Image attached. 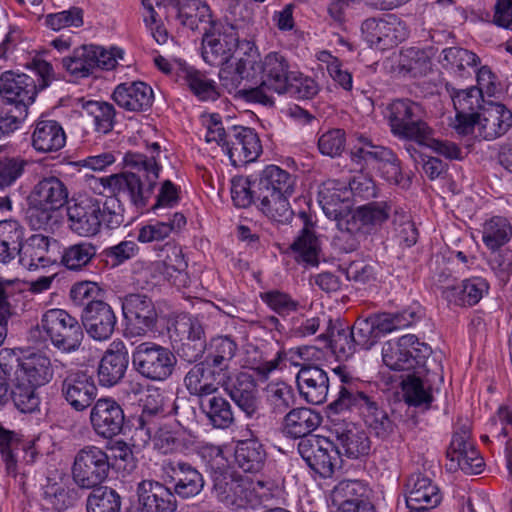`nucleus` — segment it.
I'll list each match as a JSON object with an SVG mask.
<instances>
[{
  "instance_id": "obj_38",
  "label": "nucleus",
  "mask_w": 512,
  "mask_h": 512,
  "mask_svg": "<svg viewBox=\"0 0 512 512\" xmlns=\"http://www.w3.org/2000/svg\"><path fill=\"white\" fill-rule=\"evenodd\" d=\"M66 143V134L61 124L55 120H39L32 133V146L41 153L61 150Z\"/></svg>"
},
{
  "instance_id": "obj_12",
  "label": "nucleus",
  "mask_w": 512,
  "mask_h": 512,
  "mask_svg": "<svg viewBox=\"0 0 512 512\" xmlns=\"http://www.w3.org/2000/svg\"><path fill=\"white\" fill-rule=\"evenodd\" d=\"M240 51L241 56L237 58L235 68L233 70L222 68L219 72V78L221 85L230 94L234 93L235 96L243 99L240 91L255 87L258 83V80H256V64L259 52L253 42H244Z\"/></svg>"
},
{
  "instance_id": "obj_2",
  "label": "nucleus",
  "mask_w": 512,
  "mask_h": 512,
  "mask_svg": "<svg viewBox=\"0 0 512 512\" xmlns=\"http://www.w3.org/2000/svg\"><path fill=\"white\" fill-rule=\"evenodd\" d=\"M66 212L68 228L80 237L97 235L102 225L115 229L124 222V209L117 198L102 201L96 197L80 195L69 201Z\"/></svg>"
},
{
  "instance_id": "obj_10",
  "label": "nucleus",
  "mask_w": 512,
  "mask_h": 512,
  "mask_svg": "<svg viewBox=\"0 0 512 512\" xmlns=\"http://www.w3.org/2000/svg\"><path fill=\"white\" fill-rule=\"evenodd\" d=\"M113 466L106 450L95 445H86L74 457L71 468L73 482L81 489L101 486Z\"/></svg>"
},
{
  "instance_id": "obj_58",
  "label": "nucleus",
  "mask_w": 512,
  "mask_h": 512,
  "mask_svg": "<svg viewBox=\"0 0 512 512\" xmlns=\"http://www.w3.org/2000/svg\"><path fill=\"white\" fill-rule=\"evenodd\" d=\"M164 414V397L158 389H154L146 395L143 401L142 413L138 419L139 428L151 437L154 431L153 419Z\"/></svg>"
},
{
  "instance_id": "obj_46",
  "label": "nucleus",
  "mask_w": 512,
  "mask_h": 512,
  "mask_svg": "<svg viewBox=\"0 0 512 512\" xmlns=\"http://www.w3.org/2000/svg\"><path fill=\"white\" fill-rule=\"evenodd\" d=\"M97 255V246L90 241H80L63 249L61 264L72 271L88 267Z\"/></svg>"
},
{
  "instance_id": "obj_13",
  "label": "nucleus",
  "mask_w": 512,
  "mask_h": 512,
  "mask_svg": "<svg viewBox=\"0 0 512 512\" xmlns=\"http://www.w3.org/2000/svg\"><path fill=\"white\" fill-rule=\"evenodd\" d=\"M298 452L311 470L329 478L341 466L340 450L325 437L311 436L298 443Z\"/></svg>"
},
{
  "instance_id": "obj_64",
  "label": "nucleus",
  "mask_w": 512,
  "mask_h": 512,
  "mask_svg": "<svg viewBox=\"0 0 512 512\" xmlns=\"http://www.w3.org/2000/svg\"><path fill=\"white\" fill-rule=\"evenodd\" d=\"M354 342L358 348L363 350L371 349L381 338L371 316L358 318L351 327Z\"/></svg>"
},
{
  "instance_id": "obj_44",
  "label": "nucleus",
  "mask_w": 512,
  "mask_h": 512,
  "mask_svg": "<svg viewBox=\"0 0 512 512\" xmlns=\"http://www.w3.org/2000/svg\"><path fill=\"white\" fill-rule=\"evenodd\" d=\"M49 238L35 234L23 241V250L20 253V263L29 270L46 267L51 262L48 257Z\"/></svg>"
},
{
  "instance_id": "obj_21",
  "label": "nucleus",
  "mask_w": 512,
  "mask_h": 512,
  "mask_svg": "<svg viewBox=\"0 0 512 512\" xmlns=\"http://www.w3.org/2000/svg\"><path fill=\"white\" fill-rule=\"evenodd\" d=\"M136 494L142 512H175L177 509L174 493L161 482L142 480L137 484Z\"/></svg>"
},
{
  "instance_id": "obj_1",
  "label": "nucleus",
  "mask_w": 512,
  "mask_h": 512,
  "mask_svg": "<svg viewBox=\"0 0 512 512\" xmlns=\"http://www.w3.org/2000/svg\"><path fill=\"white\" fill-rule=\"evenodd\" d=\"M124 163L133 171L103 178L102 185L113 194L111 198H117L119 202L126 199L136 207H144L157 184L160 166L154 156L132 152L125 154Z\"/></svg>"
},
{
  "instance_id": "obj_16",
  "label": "nucleus",
  "mask_w": 512,
  "mask_h": 512,
  "mask_svg": "<svg viewBox=\"0 0 512 512\" xmlns=\"http://www.w3.org/2000/svg\"><path fill=\"white\" fill-rule=\"evenodd\" d=\"M125 421L121 405L113 398L98 399L90 411L93 431L103 439H112L122 432Z\"/></svg>"
},
{
  "instance_id": "obj_61",
  "label": "nucleus",
  "mask_w": 512,
  "mask_h": 512,
  "mask_svg": "<svg viewBox=\"0 0 512 512\" xmlns=\"http://www.w3.org/2000/svg\"><path fill=\"white\" fill-rule=\"evenodd\" d=\"M319 338L325 340L339 358L351 357L358 348L351 328L338 329L336 332L332 331L330 335L321 334Z\"/></svg>"
},
{
  "instance_id": "obj_40",
  "label": "nucleus",
  "mask_w": 512,
  "mask_h": 512,
  "mask_svg": "<svg viewBox=\"0 0 512 512\" xmlns=\"http://www.w3.org/2000/svg\"><path fill=\"white\" fill-rule=\"evenodd\" d=\"M322 422L320 413L306 407L291 409L284 417L283 429L292 438L308 439Z\"/></svg>"
},
{
  "instance_id": "obj_20",
  "label": "nucleus",
  "mask_w": 512,
  "mask_h": 512,
  "mask_svg": "<svg viewBox=\"0 0 512 512\" xmlns=\"http://www.w3.org/2000/svg\"><path fill=\"white\" fill-rule=\"evenodd\" d=\"M82 326L88 335L97 341L109 339L117 322L116 315L104 301H90L82 311Z\"/></svg>"
},
{
  "instance_id": "obj_45",
  "label": "nucleus",
  "mask_w": 512,
  "mask_h": 512,
  "mask_svg": "<svg viewBox=\"0 0 512 512\" xmlns=\"http://www.w3.org/2000/svg\"><path fill=\"white\" fill-rule=\"evenodd\" d=\"M200 409L215 428L226 429L235 421L231 404L222 396L213 394L201 399Z\"/></svg>"
},
{
  "instance_id": "obj_59",
  "label": "nucleus",
  "mask_w": 512,
  "mask_h": 512,
  "mask_svg": "<svg viewBox=\"0 0 512 512\" xmlns=\"http://www.w3.org/2000/svg\"><path fill=\"white\" fill-rule=\"evenodd\" d=\"M22 452L23 448L16 434L0 427V453L9 475H17L18 456Z\"/></svg>"
},
{
  "instance_id": "obj_8",
  "label": "nucleus",
  "mask_w": 512,
  "mask_h": 512,
  "mask_svg": "<svg viewBox=\"0 0 512 512\" xmlns=\"http://www.w3.org/2000/svg\"><path fill=\"white\" fill-rule=\"evenodd\" d=\"M249 40H240L235 25L218 21L205 30L202 38L203 60L212 66H222L234 56H241L240 47Z\"/></svg>"
},
{
  "instance_id": "obj_26",
  "label": "nucleus",
  "mask_w": 512,
  "mask_h": 512,
  "mask_svg": "<svg viewBox=\"0 0 512 512\" xmlns=\"http://www.w3.org/2000/svg\"><path fill=\"white\" fill-rule=\"evenodd\" d=\"M300 396L308 403L321 405L327 400L329 377L326 371L315 365L303 366L296 376Z\"/></svg>"
},
{
  "instance_id": "obj_57",
  "label": "nucleus",
  "mask_w": 512,
  "mask_h": 512,
  "mask_svg": "<svg viewBox=\"0 0 512 512\" xmlns=\"http://www.w3.org/2000/svg\"><path fill=\"white\" fill-rule=\"evenodd\" d=\"M83 110L88 117L92 118L96 132L107 134L113 129L115 110L112 104L91 100L83 104Z\"/></svg>"
},
{
  "instance_id": "obj_42",
  "label": "nucleus",
  "mask_w": 512,
  "mask_h": 512,
  "mask_svg": "<svg viewBox=\"0 0 512 512\" xmlns=\"http://www.w3.org/2000/svg\"><path fill=\"white\" fill-rule=\"evenodd\" d=\"M25 228L17 221H0V262L7 264L23 250Z\"/></svg>"
},
{
  "instance_id": "obj_15",
  "label": "nucleus",
  "mask_w": 512,
  "mask_h": 512,
  "mask_svg": "<svg viewBox=\"0 0 512 512\" xmlns=\"http://www.w3.org/2000/svg\"><path fill=\"white\" fill-rule=\"evenodd\" d=\"M229 369L214 367L207 360L196 362L184 377V384L191 395L201 399L215 394L227 382Z\"/></svg>"
},
{
  "instance_id": "obj_63",
  "label": "nucleus",
  "mask_w": 512,
  "mask_h": 512,
  "mask_svg": "<svg viewBox=\"0 0 512 512\" xmlns=\"http://www.w3.org/2000/svg\"><path fill=\"white\" fill-rule=\"evenodd\" d=\"M443 60L449 65L459 76H464L467 67H475L479 62V57L461 47H449L442 51Z\"/></svg>"
},
{
  "instance_id": "obj_28",
  "label": "nucleus",
  "mask_w": 512,
  "mask_h": 512,
  "mask_svg": "<svg viewBox=\"0 0 512 512\" xmlns=\"http://www.w3.org/2000/svg\"><path fill=\"white\" fill-rule=\"evenodd\" d=\"M184 328L183 337L176 348L178 357L189 363H196L202 359L208 347L205 328L197 318H189L181 324Z\"/></svg>"
},
{
  "instance_id": "obj_24",
  "label": "nucleus",
  "mask_w": 512,
  "mask_h": 512,
  "mask_svg": "<svg viewBox=\"0 0 512 512\" xmlns=\"http://www.w3.org/2000/svg\"><path fill=\"white\" fill-rule=\"evenodd\" d=\"M361 30L367 43L379 49L393 46L404 38V34H399L403 30L402 22L394 16L387 19H366Z\"/></svg>"
},
{
  "instance_id": "obj_36",
  "label": "nucleus",
  "mask_w": 512,
  "mask_h": 512,
  "mask_svg": "<svg viewBox=\"0 0 512 512\" xmlns=\"http://www.w3.org/2000/svg\"><path fill=\"white\" fill-rule=\"evenodd\" d=\"M296 179L286 170L276 165L266 166L260 173L259 179L254 181L255 193H278L292 196L295 190Z\"/></svg>"
},
{
  "instance_id": "obj_50",
  "label": "nucleus",
  "mask_w": 512,
  "mask_h": 512,
  "mask_svg": "<svg viewBox=\"0 0 512 512\" xmlns=\"http://www.w3.org/2000/svg\"><path fill=\"white\" fill-rule=\"evenodd\" d=\"M258 201L259 210L268 218L277 221L285 222L292 216V211L289 204V195L278 193H255Z\"/></svg>"
},
{
  "instance_id": "obj_48",
  "label": "nucleus",
  "mask_w": 512,
  "mask_h": 512,
  "mask_svg": "<svg viewBox=\"0 0 512 512\" xmlns=\"http://www.w3.org/2000/svg\"><path fill=\"white\" fill-rule=\"evenodd\" d=\"M186 224V218L181 213H173L166 221H155L143 226L138 233V241L150 243L162 241L172 232L179 230Z\"/></svg>"
},
{
  "instance_id": "obj_27",
  "label": "nucleus",
  "mask_w": 512,
  "mask_h": 512,
  "mask_svg": "<svg viewBox=\"0 0 512 512\" xmlns=\"http://www.w3.org/2000/svg\"><path fill=\"white\" fill-rule=\"evenodd\" d=\"M512 127V111L502 103L491 102L479 114L478 132L491 141L505 135Z\"/></svg>"
},
{
  "instance_id": "obj_37",
  "label": "nucleus",
  "mask_w": 512,
  "mask_h": 512,
  "mask_svg": "<svg viewBox=\"0 0 512 512\" xmlns=\"http://www.w3.org/2000/svg\"><path fill=\"white\" fill-rule=\"evenodd\" d=\"M349 200L350 192L347 187L336 181L324 183L318 193V201L323 212L333 220L351 209Z\"/></svg>"
},
{
  "instance_id": "obj_52",
  "label": "nucleus",
  "mask_w": 512,
  "mask_h": 512,
  "mask_svg": "<svg viewBox=\"0 0 512 512\" xmlns=\"http://www.w3.org/2000/svg\"><path fill=\"white\" fill-rule=\"evenodd\" d=\"M371 317L380 337L407 328L420 318L415 310L410 309L396 313H380Z\"/></svg>"
},
{
  "instance_id": "obj_33",
  "label": "nucleus",
  "mask_w": 512,
  "mask_h": 512,
  "mask_svg": "<svg viewBox=\"0 0 512 512\" xmlns=\"http://www.w3.org/2000/svg\"><path fill=\"white\" fill-rule=\"evenodd\" d=\"M69 191L66 184L56 176L40 179L30 194V203H38L51 208H62L68 205Z\"/></svg>"
},
{
  "instance_id": "obj_17",
  "label": "nucleus",
  "mask_w": 512,
  "mask_h": 512,
  "mask_svg": "<svg viewBox=\"0 0 512 512\" xmlns=\"http://www.w3.org/2000/svg\"><path fill=\"white\" fill-rule=\"evenodd\" d=\"M225 150L234 166H243L255 161L262 152L258 135L248 127L233 126L228 130Z\"/></svg>"
},
{
  "instance_id": "obj_60",
  "label": "nucleus",
  "mask_w": 512,
  "mask_h": 512,
  "mask_svg": "<svg viewBox=\"0 0 512 512\" xmlns=\"http://www.w3.org/2000/svg\"><path fill=\"white\" fill-rule=\"evenodd\" d=\"M266 392L267 400L274 413L283 414L296 402L293 388L285 382L268 384Z\"/></svg>"
},
{
  "instance_id": "obj_6",
  "label": "nucleus",
  "mask_w": 512,
  "mask_h": 512,
  "mask_svg": "<svg viewBox=\"0 0 512 512\" xmlns=\"http://www.w3.org/2000/svg\"><path fill=\"white\" fill-rule=\"evenodd\" d=\"M422 105L408 98H397L387 104L385 118L391 133L403 140L428 143L433 129L424 120Z\"/></svg>"
},
{
  "instance_id": "obj_22",
  "label": "nucleus",
  "mask_w": 512,
  "mask_h": 512,
  "mask_svg": "<svg viewBox=\"0 0 512 512\" xmlns=\"http://www.w3.org/2000/svg\"><path fill=\"white\" fill-rule=\"evenodd\" d=\"M164 471L174 482L173 493L183 499L194 497L201 493L205 481L198 469L188 462L169 461L164 465Z\"/></svg>"
},
{
  "instance_id": "obj_7",
  "label": "nucleus",
  "mask_w": 512,
  "mask_h": 512,
  "mask_svg": "<svg viewBox=\"0 0 512 512\" xmlns=\"http://www.w3.org/2000/svg\"><path fill=\"white\" fill-rule=\"evenodd\" d=\"M431 348L423 342H420L415 335L407 334L396 341H388L382 348V359L384 364L395 371H411L419 369V373L424 372L423 366L433 362L435 368L438 363L430 358Z\"/></svg>"
},
{
  "instance_id": "obj_23",
  "label": "nucleus",
  "mask_w": 512,
  "mask_h": 512,
  "mask_svg": "<svg viewBox=\"0 0 512 512\" xmlns=\"http://www.w3.org/2000/svg\"><path fill=\"white\" fill-rule=\"evenodd\" d=\"M423 368V373L416 369L402 381L405 400L409 405H429L432 402L430 388L435 378H440V365L435 368L433 362H429Z\"/></svg>"
},
{
  "instance_id": "obj_43",
  "label": "nucleus",
  "mask_w": 512,
  "mask_h": 512,
  "mask_svg": "<svg viewBox=\"0 0 512 512\" xmlns=\"http://www.w3.org/2000/svg\"><path fill=\"white\" fill-rule=\"evenodd\" d=\"M235 463L244 472L257 473L265 465L267 453L256 439L238 441L234 451Z\"/></svg>"
},
{
  "instance_id": "obj_62",
  "label": "nucleus",
  "mask_w": 512,
  "mask_h": 512,
  "mask_svg": "<svg viewBox=\"0 0 512 512\" xmlns=\"http://www.w3.org/2000/svg\"><path fill=\"white\" fill-rule=\"evenodd\" d=\"M16 382L11 391V398L15 407L22 413H31L38 408L39 397L36 393L38 386L32 385L27 382Z\"/></svg>"
},
{
  "instance_id": "obj_32",
  "label": "nucleus",
  "mask_w": 512,
  "mask_h": 512,
  "mask_svg": "<svg viewBox=\"0 0 512 512\" xmlns=\"http://www.w3.org/2000/svg\"><path fill=\"white\" fill-rule=\"evenodd\" d=\"M340 455L344 454L349 458H359L368 455L370 451V440L366 432L354 423H346L335 427L333 430Z\"/></svg>"
},
{
  "instance_id": "obj_53",
  "label": "nucleus",
  "mask_w": 512,
  "mask_h": 512,
  "mask_svg": "<svg viewBox=\"0 0 512 512\" xmlns=\"http://www.w3.org/2000/svg\"><path fill=\"white\" fill-rule=\"evenodd\" d=\"M370 432L380 439L390 437L396 428V424L388 413L373 400L362 414Z\"/></svg>"
},
{
  "instance_id": "obj_30",
  "label": "nucleus",
  "mask_w": 512,
  "mask_h": 512,
  "mask_svg": "<svg viewBox=\"0 0 512 512\" xmlns=\"http://www.w3.org/2000/svg\"><path fill=\"white\" fill-rule=\"evenodd\" d=\"M112 98L119 107L127 111L144 112L152 106L154 93L145 82H125L115 88Z\"/></svg>"
},
{
  "instance_id": "obj_14",
  "label": "nucleus",
  "mask_w": 512,
  "mask_h": 512,
  "mask_svg": "<svg viewBox=\"0 0 512 512\" xmlns=\"http://www.w3.org/2000/svg\"><path fill=\"white\" fill-rule=\"evenodd\" d=\"M121 304L130 334L144 336L155 328L158 313L151 297L143 293H129L121 298Z\"/></svg>"
},
{
  "instance_id": "obj_31",
  "label": "nucleus",
  "mask_w": 512,
  "mask_h": 512,
  "mask_svg": "<svg viewBox=\"0 0 512 512\" xmlns=\"http://www.w3.org/2000/svg\"><path fill=\"white\" fill-rule=\"evenodd\" d=\"M406 486V504L409 509L429 510L441 502L439 488L422 474L412 475Z\"/></svg>"
},
{
  "instance_id": "obj_41",
  "label": "nucleus",
  "mask_w": 512,
  "mask_h": 512,
  "mask_svg": "<svg viewBox=\"0 0 512 512\" xmlns=\"http://www.w3.org/2000/svg\"><path fill=\"white\" fill-rule=\"evenodd\" d=\"M15 376L18 381L40 387L52 378L50 359L41 354H31L19 361Z\"/></svg>"
},
{
  "instance_id": "obj_18",
  "label": "nucleus",
  "mask_w": 512,
  "mask_h": 512,
  "mask_svg": "<svg viewBox=\"0 0 512 512\" xmlns=\"http://www.w3.org/2000/svg\"><path fill=\"white\" fill-rule=\"evenodd\" d=\"M370 494V489L361 481L343 480L332 490L331 501L339 512H375Z\"/></svg>"
},
{
  "instance_id": "obj_9",
  "label": "nucleus",
  "mask_w": 512,
  "mask_h": 512,
  "mask_svg": "<svg viewBox=\"0 0 512 512\" xmlns=\"http://www.w3.org/2000/svg\"><path fill=\"white\" fill-rule=\"evenodd\" d=\"M131 357L134 370L152 382L169 379L177 363L175 354L168 347L151 341L136 345Z\"/></svg>"
},
{
  "instance_id": "obj_35",
  "label": "nucleus",
  "mask_w": 512,
  "mask_h": 512,
  "mask_svg": "<svg viewBox=\"0 0 512 512\" xmlns=\"http://www.w3.org/2000/svg\"><path fill=\"white\" fill-rule=\"evenodd\" d=\"M299 217L303 222V228L291 244L290 249L297 262L316 265L318 263L319 241L315 235L314 223L311 216L306 212H300Z\"/></svg>"
},
{
  "instance_id": "obj_25",
  "label": "nucleus",
  "mask_w": 512,
  "mask_h": 512,
  "mask_svg": "<svg viewBox=\"0 0 512 512\" xmlns=\"http://www.w3.org/2000/svg\"><path fill=\"white\" fill-rule=\"evenodd\" d=\"M61 391L76 411H84L90 407L97 396L94 379L83 371L69 374L62 382Z\"/></svg>"
},
{
  "instance_id": "obj_4",
  "label": "nucleus",
  "mask_w": 512,
  "mask_h": 512,
  "mask_svg": "<svg viewBox=\"0 0 512 512\" xmlns=\"http://www.w3.org/2000/svg\"><path fill=\"white\" fill-rule=\"evenodd\" d=\"M293 72L285 56L278 52L268 53L263 60L257 59L255 87L240 91L248 102L273 105V93L284 94Z\"/></svg>"
},
{
  "instance_id": "obj_34",
  "label": "nucleus",
  "mask_w": 512,
  "mask_h": 512,
  "mask_svg": "<svg viewBox=\"0 0 512 512\" xmlns=\"http://www.w3.org/2000/svg\"><path fill=\"white\" fill-rule=\"evenodd\" d=\"M488 281L479 276L467 278L457 286H448L442 291L443 297L457 306H473L489 291Z\"/></svg>"
},
{
  "instance_id": "obj_11",
  "label": "nucleus",
  "mask_w": 512,
  "mask_h": 512,
  "mask_svg": "<svg viewBox=\"0 0 512 512\" xmlns=\"http://www.w3.org/2000/svg\"><path fill=\"white\" fill-rule=\"evenodd\" d=\"M42 328L55 348L64 352L77 351L83 341L82 324L62 309H50L42 316Z\"/></svg>"
},
{
  "instance_id": "obj_5",
  "label": "nucleus",
  "mask_w": 512,
  "mask_h": 512,
  "mask_svg": "<svg viewBox=\"0 0 512 512\" xmlns=\"http://www.w3.org/2000/svg\"><path fill=\"white\" fill-rule=\"evenodd\" d=\"M33 70L39 77L38 84L33 77L5 71L0 75V96L7 106H21L28 110L37 95V91L46 88L54 80L52 65L42 59H34Z\"/></svg>"
},
{
  "instance_id": "obj_47",
  "label": "nucleus",
  "mask_w": 512,
  "mask_h": 512,
  "mask_svg": "<svg viewBox=\"0 0 512 512\" xmlns=\"http://www.w3.org/2000/svg\"><path fill=\"white\" fill-rule=\"evenodd\" d=\"M86 499V512H120L122 498L111 487L97 486L90 488Z\"/></svg>"
},
{
  "instance_id": "obj_49",
  "label": "nucleus",
  "mask_w": 512,
  "mask_h": 512,
  "mask_svg": "<svg viewBox=\"0 0 512 512\" xmlns=\"http://www.w3.org/2000/svg\"><path fill=\"white\" fill-rule=\"evenodd\" d=\"M238 350L236 341L229 335L212 337L208 342L206 359L214 367L228 369L229 362Z\"/></svg>"
},
{
  "instance_id": "obj_51",
  "label": "nucleus",
  "mask_w": 512,
  "mask_h": 512,
  "mask_svg": "<svg viewBox=\"0 0 512 512\" xmlns=\"http://www.w3.org/2000/svg\"><path fill=\"white\" fill-rule=\"evenodd\" d=\"M511 237L512 226L506 218L495 216L483 224L482 240L491 251H496L504 246Z\"/></svg>"
},
{
  "instance_id": "obj_29",
  "label": "nucleus",
  "mask_w": 512,
  "mask_h": 512,
  "mask_svg": "<svg viewBox=\"0 0 512 512\" xmlns=\"http://www.w3.org/2000/svg\"><path fill=\"white\" fill-rule=\"evenodd\" d=\"M129 362L128 351L122 341H113L103 355L98 367V379L102 386L116 385L125 375Z\"/></svg>"
},
{
  "instance_id": "obj_54",
  "label": "nucleus",
  "mask_w": 512,
  "mask_h": 512,
  "mask_svg": "<svg viewBox=\"0 0 512 512\" xmlns=\"http://www.w3.org/2000/svg\"><path fill=\"white\" fill-rule=\"evenodd\" d=\"M372 402L371 397L351 385H342L338 397L329 405V408L335 413L357 409L363 414Z\"/></svg>"
},
{
  "instance_id": "obj_55",
  "label": "nucleus",
  "mask_w": 512,
  "mask_h": 512,
  "mask_svg": "<svg viewBox=\"0 0 512 512\" xmlns=\"http://www.w3.org/2000/svg\"><path fill=\"white\" fill-rule=\"evenodd\" d=\"M153 444L155 449L163 454L184 452L189 448V440L180 432L169 426H162L156 429L154 426Z\"/></svg>"
},
{
  "instance_id": "obj_19",
  "label": "nucleus",
  "mask_w": 512,
  "mask_h": 512,
  "mask_svg": "<svg viewBox=\"0 0 512 512\" xmlns=\"http://www.w3.org/2000/svg\"><path fill=\"white\" fill-rule=\"evenodd\" d=\"M223 388L247 417L251 418L258 414L260 397L257 383L252 375L240 372L234 378H231L229 374Z\"/></svg>"
},
{
  "instance_id": "obj_39",
  "label": "nucleus",
  "mask_w": 512,
  "mask_h": 512,
  "mask_svg": "<svg viewBox=\"0 0 512 512\" xmlns=\"http://www.w3.org/2000/svg\"><path fill=\"white\" fill-rule=\"evenodd\" d=\"M334 220L339 230L337 240L341 248L347 253L355 251L361 239L368 234L358 209L355 211L350 209Z\"/></svg>"
},
{
  "instance_id": "obj_3",
  "label": "nucleus",
  "mask_w": 512,
  "mask_h": 512,
  "mask_svg": "<svg viewBox=\"0 0 512 512\" xmlns=\"http://www.w3.org/2000/svg\"><path fill=\"white\" fill-rule=\"evenodd\" d=\"M203 455L212 458L209 465L212 470L213 492L218 501L233 509L256 505L249 490V478L226 470L227 461L220 446L204 447Z\"/></svg>"
},
{
  "instance_id": "obj_56",
  "label": "nucleus",
  "mask_w": 512,
  "mask_h": 512,
  "mask_svg": "<svg viewBox=\"0 0 512 512\" xmlns=\"http://www.w3.org/2000/svg\"><path fill=\"white\" fill-rule=\"evenodd\" d=\"M95 52H91L90 45H83L73 51V55L63 58L62 64L67 72L75 78H84L93 73L95 69Z\"/></svg>"
}]
</instances>
